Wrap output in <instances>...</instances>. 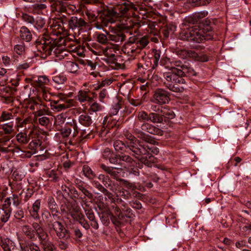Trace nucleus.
Wrapping results in <instances>:
<instances>
[{"label": "nucleus", "instance_id": "obj_32", "mask_svg": "<svg viewBox=\"0 0 251 251\" xmlns=\"http://www.w3.org/2000/svg\"><path fill=\"white\" fill-rule=\"evenodd\" d=\"M160 112L162 113V116L163 117V121L164 120V118L172 119L175 117V114L174 111L170 109H168L166 107H161Z\"/></svg>", "mask_w": 251, "mask_h": 251}, {"label": "nucleus", "instance_id": "obj_21", "mask_svg": "<svg viewBox=\"0 0 251 251\" xmlns=\"http://www.w3.org/2000/svg\"><path fill=\"white\" fill-rule=\"evenodd\" d=\"M22 232L25 236L29 239L33 240L35 239V231L29 225H24L22 227Z\"/></svg>", "mask_w": 251, "mask_h": 251}, {"label": "nucleus", "instance_id": "obj_16", "mask_svg": "<svg viewBox=\"0 0 251 251\" xmlns=\"http://www.w3.org/2000/svg\"><path fill=\"white\" fill-rule=\"evenodd\" d=\"M84 210L85 215L91 222V226H92L94 229H98L99 227V224L95 218L94 213L92 209L89 207H85L84 208Z\"/></svg>", "mask_w": 251, "mask_h": 251}, {"label": "nucleus", "instance_id": "obj_49", "mask_svg": "<svg viewBox=\"0 0 251 251\" xmlns=\"http://www.w3.org/2000/svg\"><path fill=\"white\" fill-rule=\"evenodd\" d=\"M41 245L42 249L41 251H55V250L53 245L50 241L45 242Z\"/></svg>", "mask_w": 251, "mask_h": 251}, {"label": "nucleus", "instance_id": "obj_19", "mask_svg": "<svg viewBox=\"0 0 251 251\" xmlns=\"http://www.w3.org/2000/svg\"><path fill=\"white\" fill-rule=\"evenodd\" d=\"M64 66L66 72L75 74H78L79 67L76 62L66 61L64 62Z\"/></svg>", "mask_w": 251, "mask_h": 251}, {"label": "nucleus", "instance_id": "obj_31", "mask_svg": "<svg viewBox=\"0 0 251 251\" xmlns=\"http://www.w3.org/2000/svg\"><path fill=\"white\" fill-rule=\"evenodd\" d=\"M78 120L80 124L86 126H90L92 123L91 117L86 114L80 115Z\"/></svg>", "mask_w": 251, "mask_h": 251}, {"label": "nucleus", "instance_id": "obj_58", "mask_svg": "<svg viewBox=\"0 0 251 251\" xmlns=\"http://www.w3.org/2000/svg\"><path fill=\"white\" fill-rule=\"evenodd\" d=\"M103 53L107 57L114 58L115 57V49L112 48H106L103 50Z\"/></svg>", "mask_w": 251, "mask_h": 251}, {"label": "nucleus", "instance_id": "obj_59", "mask_svg": "<svg viewBox=\"0 0 251 251\" xmlns=\"http://www.w3.org/2000/svg\"><path fill=\"white\" fill-rule=\"evenodd\" d=\"M22 19L27 23L33 25L35 23V19L33 17L26 13H24L22 16Z\"/></svg>", "mask_w": 251, "mask_h": 251}, {"label": "nucleus", "instance_id": "obj_54", "mask_svg": "<svg viewBox=\"0 0 251 251\" xmlns=\"http://www.w3.org/2000/svg\"><path fill=\"white\" fill-rule=\"evenodd\" d=\"M70 193H71V197L73 199L84 200V197H82V195L79 194L75 188L71 189Z\"/></svg>", "mask_w": 251, "mask_h": 251}, {"label": "nucleus", "instance_id": "obj_26", "mask_svg": "<svg viewBox=\"0 0 251 251\" xmlns=\"http://www.w3.org/2000/svg\"><path fill=\"white\" fill-rule=\"evenodd\" d=\"M16 121L18 122V126L23 127L25 129L29 128L32 126V119L30 117L26 118L23 121L21 118H17Z\"/></svg>", "mask_w": 251, "mask_h": 251}, {"label": "nucleus", "instance_id": "obj_12", "mask_svg": "<svg viewBox=\"0 0 251 251\" xmlns=\"http://www.w3.org/2000/svg\"><path fill=\"white\" fill-rule=\"evenodd\" d=\"M116 30L111 34H107L109 41H112L117 45H121L126 40V35L122 29Z\"/></svg>", "mask_w": 251, "mask_h": 251}, {"label": "nucleus", "instance_id": "obj_8", "mask_svg": "<svg viewBox=\"0 0 251 251\" xmlns=\"http://www.w3.org/2000/svg\"><path fill=\"white\" fill-rule=\"evenodd\" d=\"M62 25H66L67 27L73 30L79 31L87 26V23L80 16H71V15H62L58 19Z\"/></svg>", "mask_w": 251, "mask_h": 251}, {"label": "nucleus", "instance_id": "obj_41", "mask_svg": "<svg viewBox=\"0 0 251 251\" xmlns=\"http://www.w3.org/2000/svg\"><path fill=\"white\" fill-rule=\"evenodd\" d=\"M82 171L84 175L89 179L93 178L96 176L90 167L87 165L83 166Z\"/></svg>", "mask_w": 251, "mask_h": 251}, {"label": "nucleus", "instance_id": "obj_7", "mask_svg": "<svg viewBox=\"0 0 251 251\" xmlns=\"http://www.w3.org/2000/svg\"><path fill=\"white\" fill-rule=\"evenodd\" d=\"M48 214L46 215L47 227L49 232L51 234L54 232L57 236L61 239L67 240L70 237V233L60 222L53 220L51 218V215L50 212H47Z\"/></svg>", "mask_w": 251, "mask_h": 251}, {"label": "nucleus", "instance_id": "obj_62", "mask_svg": "<svg viewBox=\"0 0 251 251\" xmlns=\"http://www.w3.org/2000/svg\"><path fill=\"white\" fill-rule=\"evenodd\" d=\"M172 66L171 67V71H172V67H175L176 68H179V69H183V67L185 64L182 63L180 60H175L172 61Z\"/></svg>", "mask_w": 251, "mask_h": 251}, {"label": "nucleus", "instance_id": "obj_29", "mask_svg": "<svg viewBox=\"0 0 251 251\" xmlns=\"http://www.w3.org/2000/svg\"><path fill=\"white\" fill-rule=\"evenodd\" d=\"M176 30V26L172 24H169L161 29V32L165 38H168L170 34L173 33Z\"/></svg>", "mask_w": 251, "mask_h": 251}, {"label": "nucleus", "instance_id": "obj_6", "mask_svg": "<svg viewBox=\"0 0 251 251\" xmlns=\"http://www.w3.org/2000/svg\"><path fill=\"white\" fill-rule=\"evenodd\" d=\"M141 130L139 128H134V133L138 138L152 144H155L156 142L151 136L146 134L143 131H146L151 134L158 136L163 135L164 133L161 129L147 122L143 123L141 125Z\"/></svg>", "mask_w": 251, "mask_h": 251}, {"label": "nucleus", "instance_id": "obj_53", "mask_svg": "<svg viewBox=\"0 0 251 251\" xmlns=\"http://www.w3.org/2000/svg\"><path fill=\"white\" fill-rule=\"evenodd\" d=\"M149 118L150 114H148L146 112L144 111H142L139 112L138 114V119L141 122H148L150 120Z\"/></svg>", "mask_w": 251, "mask_h": 251}, {"label": "nucleus", "instance_id": "obj_37", "mask_svg": "<svg viewBox=\"0 0 251 251\" xmlns=\"http://www.w3.org/2000/svg\"><path fill=\"white\" fill-rule=\"evenodd\" d=\"M1 210L2 211V213L0 216V221L2 223H5L8 221L11 216L12 209H4L1 208Z\"/></svg>", "mask_w": 251, "mask_h": 251}, {"label": "nucleus", "instance_id": "obj_24", "mask_svg": "<svg viewBox=\"0 0 251 251\" xmlns=\"http://www.w3.org/2000/svg\"><path fill=\"white\" fill-rule=\"evenodd\" d=\"M89 91L80 90L77 95L78 100L79 101L83 102L84 101H91L92 97L90 95Z\"/></svg>", "mask_w": 251, "mask_h": 251}, {"label": "nucleus", "instance_id": "obj_23", "mask_svg": "<svg viewBox=\"0 0 251 251\" xmlns=\"http://www.w3.org/2000/svg\"><path fill=\"white\" fill-rule=\"evenodd\" d=\"M50 80L46 75H41L38 77L37 79L33 80V84L36 87H42L49 85Z\"/></svg>", "mask_w": 251, "mask_h": 251}, {"label": "nucleus", "instance_id": "obj_38", "mask_svg": "<svg viewBox=\"0 0 251 251\" xmlns=\"http://www.w3.org/2000/svg\"><path fill=\"white\" fill-rule=\"evenodd\" d=\"M36 234L38 235V237L41 241V244L49 241L48 240V235L43 228L36 231L35 232V235Z\"/></svg>", "mask_w": 251, "mask_h": 251}, {"label": "nucleus", "instance_id": "obj_34", "mask_svg": "<svg viewBox=\"0 0 251 251\" xmlns=\"http://www.w3.org/2000/svg\"><path fill=\"white\" fill-rule=\"evenodd\" d=\"M153 52L154 53V58L153 59V65L152 68L154 69L157 66L159 60L162 58V55L164 54L160 50L153 49Z\"/></svg>", "mask_w": 251, "mask_h": 251}, {"label": "nucleus", "instance_id": "obj_35", "mask_svg": "<svg viewBox=\"0 0 251 251\" xmlns=\"http://www.w3.org/2000/svg\"><path fill=\"white\" fill-rule=\"evenodd\" d=\"M15 116V113L12 111H3L0 116V122L13 119Z\"/></svg>", "mask_w": 251, "mask_h": 251}, {"label": "nucleus", "instance_id": "obj_27", "mask_svg": "<svg viewBox=\"0 0 251 251\" xmlns=\"http://www.w3.org/2000/svg\"><path fill=\"white\" fill-rule=\"evenodd\" d=\"M92 185L99 190L103 194L106 196L109 199L112 198V194L105 188L99 182L97 181H93Z\"/></svg>", "mask_w": 251, "mask_h": 251}, {"label": "nucleus", "instance_id": "obj_30", "mask_svg": "<svg viewBox=\"0 0 251 251\" xmlns=\"http://www.w3.org/2000/svg\"><path fill=\"white\" fill-rule=\"evenodd\" d=\"M22 251H41L39 247L32 242H29L25 245H21Z\"/></svg>", "mask_w": 251, "mask_h": 251}, {"label": "nucleus", "instance_id": "obj_20", "mask_svg": "<svg viewBox=\"0 0 251 251\" xmlns=\"http://www.w3.org/2000/svg\"><path fill=\"white\" fill-rule=\"evenodd\" d=\"M177 69L178 71L177 72V74L182 78L185 75L196 76L197 75L195 71L192 67L187 65L183 67V69H179V68H177Z\"/></svg>", "mask_w": 251, "mask_h": 251}, {"label": "nucleus", "instance_id": "obj_45", "mask_svg": "<svg viewBox=\"0 0 251 251\" xmlns=\"http://www.w3.org/2000/svg\"><path fill=\"white\" fill-rule=\"evenodd\" d=\"M172 61H171L170 59L167 57L165 54L162 55V58L160 60V64L162 66H164L165 68H171L172 64Z\"/></svg>", "mask_w": 251, "mask_h": 251}, {"label": "nucleus", "instance_id": "obj_10", "mask_svg": "<svg viewBox=\"0 0 251 251\" xmlns=\"http://www.w3.org/2000/svg\"><path fill=\"white\" fill-rule=\"evenodd\" d=\"M72 100H66L61 99L58 100H50V106L52 110L55 112H60L71 107Z\"/></svg>", "mask_w": 251, "mask_h": 251}, {"label": "nucleus", "instance_id": "obj_48", "mask_svg": "<svg viewBox=\"0 0 251 251\" xmlns=\"http://www.w3.org/2000/svg\"><path fill=\"white\" fill-rule=\"evenodd\" d=\"M11 241L9 239L5 238L1 239L0 242V245L3 249V251H12L9 247V243Z\"/></svg>", "mask_w": 251, "mask_h": 251}, {"label": "nucleus", "instance_id": "obj_43", "mask_svg": "<svg viewBox=\"0 0 251 251\" xmlns=\"http://www.w3.org/2000/svg\"><path fill=\"white\" fill-rule=\"evenodd\" d=\"M77 188L81 191L82 195V197H84V199H85L86 197L91 199L93 198V194L88 191L85 187V183L84 185H81L80 186L77 187Z\"/></svg>", "mask_w": 251, "mask_h": 251}, {"label": "nucleus", "instance_id": "obj_51", "mask_svg": "<svg viewBox=\"0 0 251 251\" xmlns=\"http://www.w3.org/2000/svg\"><path fill=\"white\" fill-rule=\"evenodd\" d=\"M14 51L19 55H23L25 52V46L24 43L16 45L14 47Z\"/></svg>", "mask_w": 251, "mask_h": 251}, {"label": "nucleus", "instance_id": "obj_4", "mask_svg": "<svg viewBox=\"0 0 251 251\" xmlns=\"http://www.w3.org/2000/svg\"><path fill=\"white\" fill-rule=\"evenodd\" d=\"M36 48L39 52L45 54V57L53 54L59 59H62L69 53L64 47L58 44V40L48 35H43L41 40L37 42Z\"/></svg>", "mask_w": 251, "mask_h": 251}, {"label": "nucleus", "instance_id": "obj_47", "mask_svg": "<svg viewBox=\"0 0 251 251\" xmlns=\"http://www.w3.org/2000/svg\"><path fill=\"white\" fill-rule=\"evenodd\" d=\"M109 162L115 165H118L121 167H125L123 162H121L120 155L111 156L109 158Z\"/></svg>", "mask_w": 251, "mask_h": 251}, {"label": "nucleus", "instance_id": "obj_55", "mask_svg": "<svg viewBox=\"0 0 251 251\" xmlns=\"http://www.w3.org/2000/svg\"><path fill=\"white\" fill-rule=\"evenodd\" d=\"M48 176L50 178V180L54 182H57L59 180V177L56 172L51 170L47 173Z\"/></svg>", "mask_w": 251, "mask_h": 251}, {"label": "nucleus", "instance_id": "obj_9", "mask_svg": "<svg viewBox=\"0 0 251 251\" xmlns=\"http://www.w3.org/2000/svg\"><path fill=\"white\" fill-rule=\"evenodd\" d=\"M170 93L166 90L157 88L154 92L152 101L159 105L168 103L170 100Z\"/></svg>", "mask_w": 251, "mask_h": 251}, {"label": "nucleus", "instance_id": "obj_36", "mask_svg": "<svg viewBox=\"0 0 251 251\" xmlns=\"http://www.w3.org/2000/svg\"><path fill=\"white\" fill-rule=\"evenodd\" d=\"M107 34L108 33L107 32L106 34L102 33H97L96 34L97 41L99 43L106 45L108 42V41H109Z\"/></svg>", "mask_w": 251, "mask_h": 251}, {"label": "nucleus", "instance_id": "obj_50", "mask_svg": "<svg viewBox=\"0 0 251 251\" xmlns=\"http://www.w3.org/2000/svg\"><path fill=\"white\" fill-rule=\"evenodd\" d=\"M68 120H70L69 122L67 123V124H69L71 126L74 131L73 133V137H75L78 133L79 128L77 126L76 121L74 119H72L71 118H68Z\"/></svg>", "mask_w": 251, "mask_h": 251}, {"label": "nucleus", "instance_id": "obj_2", "mask_svg": "<svg viewBox=\"0 0 251 251\" xmlns=\"http://www.w3.org/2000/svg\"><path fill=\"white\" fill-rule=\"evenodd\" d=\"M207 15V12L195 13L185 21L190 25L180 33V38L183 40L201 43L213 39V31L210 25V22L204 21L203 18Z\"/></svg>", "mask_w": 251, "mask_h": 251}, {"label": "nucleus", "instance_id": "obj_63", "mask_svg": "<svg viewBox=\"0 0 251 251\" xmlns=\"http://www.w3.org/2000/svg\"><path fill=\"white\" fill-rule=\"evenodd\" d=\"M122 101H119L111 109V113L113 115H116L120 110L122 108Z\"/></svg>", "mask_w": 251, "mask_h": 251}, {"label": "nucleus", "instance_id": "obj_17", "mask_svg": "<svg viewBox=\"0 0 251 251\" xmlns=\"http://www.w3.org/2000/svg\"><path fill=\"white\" fill-rule=\"evenodd\" d=\"M100 168L106 173L109 174L113 178L116 179H117L119 178V173L121 171V170L119 168L107 166L103 164L100 165Z\"/></svg>", "mask_w": 251, "mask_h": 251}, {"label": "nucleus", "instance_id": "obj_15", "mask_svg": "<svg viewBox=\"0 0 251 251\" xmlns=\"http://www.w3.org/2000/svg\"><path fill=\"white\" fill-rule=\"evenodd\" d=\"M67 213H68L71 217L75 219L81 214V209L79 206L75 202L68 203L66 206Z\"/></svg>", "mask_w": 251, "mask_h": 251}, {"label": "nucleus", "instance_id": "obj_1", "mask_svg": "<svg viewBox=\"0 0 251 251\" xmlns=\"http://www.w3.org/2000/svg\"><path fill=\"white\" fill-rule=\"evenodd\" d=\"M131 9L137 11L138 7L133 2L129 0L114 7L106 6L99 12L100 21L105 26H108L109 24L119 22L116 26L122 30H128L134 26L139 27L141 26L140 23L133 22L128 17V12Z\"/></svg>", "mask_w": 251, "mask_h": 251}, {"label": "nucleus", "instance_id": "obj_28", "mask_svg": "<svg viewBox=\"0 0 251 251\" xmlns=\"http://www.w3.org/2000/svg\"><path fill=\"white\" fill-rule=\"evenodd\" d=\"M121 162H123L125 165V168L127 166L131 167L135 164V162L132 158L128 154L120 155Z\"/></svg>", "mask_w": 251, "mask_h": 251}, {"label": "nucleus", "instance_id": "obj_13", "mask_svg": "<svg viewBox=\"0 0 251 251\" xmlns=\"http://www.w3.org/2000/svg\"><path fill=\"white\" fill-rule=\"evenodd\" d=\"M56 9L60 13H65V15H71L70 12L75 11L76 7L75 5L70 4L67 2L58 0Z\"/></svg>", "mask_w": 251, "mask_h": 251}, {"label": "nucleus", "instance_id": "obj_61", "mask_svg": "<svg viewBox=\"0 0 251 251\" xmlns=\"http://www.w3.org/2000/svg\"><path fill=\"white\" fill-rule=\"evenodd\" d=\"M103 108L102 105L98 102H94L90 106V110L93 112H98L101 110Z\"/></svg>", "mask_w": 251, "mask_h": 251}, {"label": "nucleus", "instance_id": "obj_33", "mask_svg": "<svg viewBox=\"0 0 251 251\" xmlns=\"http://www.w3.org/2000/svg\"><path fill=\"white\" fill-rule=\"evenodd\" d=\"M48 207L50 212H57L58 205L52 196L49 197L47 199Z\"/></svg>", "mask_w": 251, "mask_h": 251}, {"label": "nucleus", "instance_id": "obj_42", "mask_svg": "<svg viewBox=\"0 0 251 251\" xmlns=\"http://www.w3.org/2000/svg\"><path fill=\"white\" fill-rule=\"evenodd\" d=\"M76 220L79 222V223L85 229L88 230L90 228V225L85 219L84 216L81 213L79 214L78 217L75 218Z\"/></svg>", "mask_w": 251, "mask_h": 251}, {"label": "nucleus", "instance_id": "obj_44", "mask_svg": "<svg viewBox=\"0 0 251 251\" xmlns=\"http://www.w3.org/2000/svg\"><path fill=\"white\" fill-rule=\"evenodd\" d=\"M46 21L44 18L38 16L35 20V23L32 25L37 29L43 28L45 24Z\"/></svg>", "mask_w": 251, "mask_h": 251}, {"label": "nucleus", "instance_id": "obj_56", "mask_svg": "<svg viewBox=\"0 0 251 251\" xmlns=\"http://www.w3.org/2000/svg\"><path fill=\"white\" fill-rule=\"evenodd\" d=\"M143 146H144L145 148H146V149H147V151H148V153L150 154H151L152 156L153 157V162L151 163V166H147L148 167H151L152 165L154 163V159H155V158L150 153V151H151V152H152L154 154H157V153H158L159 152V149L158 148H157V147H151V148H150L148 146H144V145H142Z\"/></svg>", "mask_w": 251, "mask_h": 251}, {"label": "nucleus", "instance_id": "obj_40", "mask_svg": "<svg viewBox=\"0 0 251 251\" xmlns=\"http://www.w3.org/2000/svg\"><path fill=\"white\" fill-rule=\"evenodd\" d=\"M67 117V114L65 113L58 114L55 118L54 124L56 126L62 125L65 123Z\"/></svg>", "mask_w": 251, "mask_h": 251}, {"label": "nucleus", "instance_id": "obj_18", "mask_svg": "<svg viewBox=\"0 0 251 251\" xmlns=\"http://www.w3.org/2000/svg\"><path fill=\"white\" fill-rule=\"evenodd\" d=\"M132 38L135 40V42L138 46L140 50L144 49L149 43V39L147 36H139L134 35L131 36Z\"/></svg>", "mask_w": 251, "mask_h": 251}, {"label": "nucleus", "instance_id": "obj_3", "mask_svg": "<svg viewBox=\"0 0 251 251\" xmlns=\"http://www.w3.org/2000/svg\"><path fill=\"white\" fill-rule=\"evenodd\" d=\"M113 147L116 151L132 155L146 166H151L153 161V157L149 154L146 148L140 144L130 142L126 145L122 141L118 140L114 142Z\"/></svg>", "mask_w": 251, "mask_h": 251}, {"label": "nucleus", "instance_id": "obj_46", "mask_svg": "<svg viewBox=\"0 0 251 251\" xmlns=\"http://www.w3.org/2000/svg\"><path fill=\"white\" fill-rule=\"evenodd\" d=\"M17 140L20 143L25 144L29 141L26 134L24 132H20L16 135Z\"/></svg>", "mask_w": 251, "mask_h": 251}, {"label": "nucleus", "instance_id": "obj_14", "mask_svg": "<svg viewBox=\"0 0 251 251\" xmlns=\"http://www.w3.org/2000/svg\"><path fill=\"white\" fill-rule=\"evenodd\" d=\"M41 202V201L40 199L36 200L32 204L30 209H29V212L30 217L35 220H38L40 219V215L39 212L40 209Z\"/></svg>", "mask_w": 251, "mask_h": 251}, {"label": "nucleus", "instance_id": "obj_11", "mask_svg": "<svg viewBox=\"0 0 251 251\" xmlns=\"http://www.w3.org/2000/svg\"><path fill=\"white\" fill-rule=\"evenodd\" d=\"M133 40L130 37L123 47V51L128 55L132 56L140 52V50L138 48L136 42H135V40Z\"/></svg>", "mask_w": 251, "mask_h": 251}, {"label": "nucleus", "instance_id": "obj_39", "mask_svg": "<svg viewBox=\"0 0 251 251\" xmlns=\"http://www.w3.org/2000/svg\"><path fill=\"white\" fill-rule=\"evenodd\" d=\"M52 80L57 84H62L67 80V78L62 74H56L52 76Z\"/></svg>", "mask_w": 251, "mask_h": 251}, {"label": "nucleus", "instance_id": "obj_64", "mask_svg": "<svg viewBox=\"0 0 251 251\" xmlns=\"http://www.w3.org/2000/svg\"><path fill=\"white\" fill-rule=\"evenodd\" d=\"M176 53L181 58H186L188 57V51L186 50H178L176 51Z\"/></svg>", "mask_w": 251, "mask_h": 251}, {"label": "nucleus", "instance_id": "obj_22", "mask_svg": "<svg viewBox=\"0 0 251 251\" xmlns=\"http://www.w3.org/2000/svg\"><path fill=\"white\" fill-rule=\"evenodd\" d=\"M21 38L25 41L29 42L31 40L32 35L31 31L25 26H22L20 31Z\"/></svg>", "mask_w": 251, "mask_h": 251}, {"label": "nucleus", "instance_id": "obj_25", "mask_svg": "<svg viewBox=\"0 0 251 251\" xmlns=\"http://www.w3.org/2000/svg\"><path fill=\"white\" fill-rule=\"evenodd\" d=\"M149 121L153 123H162L163 122V117L162 116V113L151 112L150 113Z\"/></svg>", "mask_w": 251, "mask_h": 251}, {"label": "nucleus", "instance_id": "obj_60", "mask_svg": "<svg viewBox=\"0 0 251 251\" xmlns=\"http://www.w3.org/2000/svg\"><path fill=\"white\" fill-rule=\"evenodd\" d=\"M112 81L110 79H105L101 81L100 83L98 84L97 86L94 88L95 90L101 89L105 86H108L112 83Z\"/></svg>", "mask_w": 251, "mask_h": 251}, {"label": "nucleus", "instance_id": "obj_5", "mask_svg": "<svg viewBox=\"0 0 251 251\" xmlns=\"http://www.w3.org/2000/svg\"><path fill=\"white\" fill-rule=\"evenodd\" d=\"M178 69L175 67H172L171 72L163 73L164 78V85L170 91L181 93L183 91V88L178 87V84H184L185 79L177 74Z\"/></svg>", "mask_w": 251, "mask_h": 251}, {"label": "nucleus", "instance_id": "obj_57", "mask_svg": "<svg viewBox=\"0 0 251 251\" xmlns=\"http://www.w3.org/2000/svg\"><path fill=\"white\" fill-rule=\"evenodd\" d=\"M112 201L115 205H120L121 207H125L126 206V203L125 201H124L121 198H119V196L117 195L116 197L113 198V196L112 197Z\"/></svg>", "mask_w": 251, "mask_h": 251}, {"label": "nucleus", "instance_id": "obj_52", "mask_svg": "<svg viewBox=\"0 0 251 251\" xmlns=\"http://www.w3.org/2000/svg\"><path fill=\"white\" fill-rule=\"evenodd\" d=\"M2 129L3 130L5 134H10L13 131V123L10 122L2 126Z\"/></svg>", "mask_w": 251, "mask_h": 251}]
</instances>
